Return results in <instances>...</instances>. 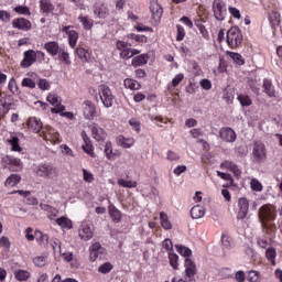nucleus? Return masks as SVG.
Wrapping results in <instances>:
<instances>
[{"label":"nucleus","instance_id":"79ce46f5","mask_svg":"<svg viewBox=\"0 0 282 282\" xmlns=\"http://www.w3.org/2000/svg\"><path fill=\"white\" fill-rule=\"evenodd\" d=\"M221 242L224 248H226L227 250L232 248V238H230L229 236L223 235Z\"/></svg>","mask_w":282,"mask_h":282},{"label":"nucleus","instance_id":"5fc2aeb1","mask_svg":"<svg viewBox=\"0 0 282 282\" xmlns=\"http://www.w3.org/2000/svg\"><path fill=\"white\" fill-rule=\"evenodd\" d=\"M14 12L18 14H30V9L28 7L18 6L14 8Z\"/></svg>","mask_w":282,"mask_h":282},{"label":"nucleus","instance_id":"37998d69","mask_svg":"<svg viewBox=\"0 0 282 282\" xmlns=\"http://www.w3.org/2000/svg\"><path fill=\"white\" fill-rule=\"evenodd\" d=\"M33 263L37 268H43V265H45V263H47V258L41 257V256L36 257V258L33 259Z\"/></svg>","mask_w":282,"mask_h":282},{"label":"nucleus","instance_id":"f257e3e1","mask_svg":"<svg viewBox=\"0 0 282 282\" xmlns=\"http://www.w3.org/2000/svg\"><path fill=\"white\" fill-rule=\"evenodd\" d=\"M258 217L264 228H268V221H274L276 219V209L272 205H263L259 209Z\"/></svg>","mask_w":282,"mask_h":282},{"label":"nucleus","instance_id":"aec40b11","mask_svg":"<svg viewBox=\"0 0 282 282\" xmlns=\"http://www.w3.org/2000/svg\"><path fill=\"white\" fill-rule=\"evenodd\" d=\"M206 215V209L200 205H196L191 209V217L192 219H202Z\"/></svg>","mask_w":282,"mask_h":282},{"label":"nucleus","instance_id":"58836bf2","mask_svg":"<svg viewBox=\"0 0 282 282\" xmlns=\"http://www.w3.org/2000/svg\"><path fill=\"white\" fill-rule=\"evenodd\" d=\"M169 259H170V265H172L174 270H177V265H178L177 261L180 259V256H177L174 252H170L169 253Z\"/></svg>","mask_w":282,"mask_h":282},{"label":"nucleus","instance_id":"6e6552de","mask_svg":"<svg viewBox=\"0 0 282 282\" xmlns=\"http://www.w3.org/2000/svg\"><path fill=\"white\" fill-rule=\"evenodd\" d=\"M35 173L40 177H54L56 170H54L52 165H40L35 169Z\"/></svg>","mask_w":282,"mask_h":282},{"label":"nucleus","instance_id":"20e7f679","mask_svg":"<svg viewBox=\"0 0 282 282\" xmlns=\"http://www.w3.org/2000/svg\"><path fill=\"white\" fill-rule=\"evenodd\" d=\"M252 155L257 162H263L268 158V152L265 151V144L260 141H257L253 144Z\"/></svg>","mask_w":282,"mask_h":282},{"label":"nucleus","instance_id":"5701e85b","mask_svg":"<svg viewBox=\"0 0 282 282\" xmlns=\"http://www.w3.org/2000/svg\"><path fill=\"white\" fill-rule=\"evenodd\" d=\"M160 219L161 226L162 228H164V230H171L173 228V224H171V220H169V215H166V213L161 212Z\"/></svg>","mask_w":282,"mask_h":282},{"label":"nucleus","instance_id":"8fccbe9b","mask_svg":"<svg viewBox=\"0 0 282 282\" xmlns=\"http://www.w3.org/2000/svg\"><path fill=\"white\" fill-rule=\"evenodd\" d=\"M120 56L122 58L129 59V58H133V53H132L131 48L128 46L127 48H124L123 51L120 52Z\"/></svg>","mask_w":282,"mask_h":282},{"label":"nucleus","instance_id":"dca6fc26","mask_svg":"<svg viewBox=\"0 0 282 282\" xmlns=\"http://www.w3.org/2000/svg\"><path fill=\"white\" fill-rule=\"evenodd\" d=\"M150 10L152 12V19L158 22L160 21V19H162V7L160 6V3H158V1H153L150 4Z\"/></svg>","mask_w":282,"mask_h":282},{"label":"nucleus","instance_id":"2eb2a0df","mask_svg":"<svg viewBox=\"0 0 282 282\" xmlns=\"http://www.w3.org/2000/svg\"><path fill=\"white\" fill-rule=\"evenodd\" d=\"M185 274L188 279H193L197 274V267L191 258L185 259Z\"/></svg>","mask_w":282,"mask_h":282},{"label":"nucleus","instance_id":"4468645a","mask_svg":"<svg viewBox=\"0 0 282 282\" xmlns=\"http://www.w3.org/2000/svg\"><path fill=\"white\" fill-rule=\"evenodd\" d=\"M84 116L87 120H91V118H95L96 116V106H94V102L86 100L84 101Z\"/></svg>","mask_w":282,"mask_h":282},{"label":"nucleus","instance_id":"72a5a7b5","mask_svg":"<svg viewBox=\"0 0 282 282\" xmlns=\"http://www.w3.org/2000/svg\"><path fill=\"white\" fill-rule=\"evenodd\" d=\"M265 256H267V259H268L269 261H271L272 265H276V261H274V259H276V249H274V248H269V249L267 250Z\"/></svg>","mask_w":282,"mask_h":282},{"label":"nucleus","instance_id":"c03bdc74","mask_svg":"<svg viewBox=\"0 0 282 282\" xmlns=\"http://www.w3.org/2000/svg\"><path fill=\"white\" fill-rule=\"evenodd\" d=\"M247 281L249 282H259V272L252 270L248 272Z\"/></svg>","mask_w":282,"mask_h":282},{"label":"nucleus","instance_id":"de8ad7c7","mask_svg":"<svg viewBox=\"0 0 282 282\" xmlns=\"http://www.w3.org/2000/svg\"><path fill=\"white\" fill-rule=\"evenodd\" d=\"M43 210H50L52 214L50 215V219H56V215H58V209L50 207V205H43Z\"/></svg>","mask_w":282,"mask_h":282},{"label":"nucleus","instance_id":"cd10ccee","mask_svg":"<svg viewBox=\"0 0 282 282\" xmlns=\"http://www.w3.org/2000/svg\"><path fill=\"white\" fill-rule=\"evenodd\" d=\"M40 8L46 14H50V12L54 10V6L52 4V2H50V0H41Z\"/></svg>","mask_w":282,"mask_h":282},{"label":"nucleus","instance_id":"774afa93","mask_svg":"<svg viewBox=\"0 0 282 282\" xmlns=\"http://www.w3.org/2000/svg\"><path fill=\"white\" fill-rule=\"evenodd\" d=\"M184 80V74H178L174 77V79L172 80V85L174 87H177V85H180V82Z\"/></svg>","mask_w":282,"mask_h":282},{"label":"nucleus","instance_id":"bf43d9fd","mask_svg":"<svg viewBox=\"0 0 282 282\" xmlns=\"http://www.w3.org/2000/svg\"><path fill=\"white\" fill-rule=\"evenodd\" d=\"M119 144L123 147V149H131L132 143H129V139H126L124 137H119Z\"/></svg>","mask_w":282,"mask_h":282},{"label":"nucleus","instance_id":"13d9d810","mask_svg":"<svg viewBox=\"0 0 282 282\" xmlns=\"http://www.w3.org/2000/svg\"><path fill=\"white\" fill-rule=\"evenodd\" d=\"M59 61H62V63H64L65 65H69V54L63 51L62 53H59Z\"/></svg>","mask_w":282,"mask_h":282},{"label":"nucleus","instance_id":"864d4df0","mask_svg":"<svg viewBox=\"0 0 282 282\" xmlns=\"http://www.w3.org/2000/svg\"><path fill=\"white\" fill-rule=\"evenodd\" d=\"M82 149L83 151H85V153H88V155H91V158H94V145H91V143H85Z\"/></svg>","mask_w":282,"mask_h":282},{"label":"nucleus","instance_id":"1a4fd4ad","mask_svg":"<svg viewBox=\"0 0 282 282\" xmlns=\"http://www.w3.org/2000/svg\"><path fill=\"white\" fill-rule=\"evenodd\" d=\"M219 135L224 142H235V140H237V133L232 128H221Z\"/></svg>","mask_w":282,"mask_h":282},{"label":"nucleus","instance_id":"423d86ee","mask_svg":"<svg viewBox=\"0 0 282 282\" xmlns=\"http://www.w3.org/2000/svg\"><path fill=\"white\" fill-rule=\"evenodd\" d=\"M36 63V51L29 50L24 52V58L21 62V67L28 68L32 67Z\"/></svg>","mask_w":282,"mask_h":282},{"label":"nucleus","instance_id":"49530a36","mask_svg":"<svg viewBox=\"0 0 282 282\" xmlns=\"http://www.w3.org/2000/svg\"><path fill=\"white\" fill-rule=\"evenodd\" d=\"M76 54L79 58H84L85 61H87V58L89 57V52H87V50L83 47H78L76 50Z\"/></svg>","mask_w":282,"mask_h":282},{"label":"nucleus","instance_id":"338daca9","mask_svg":"<svg viewBox=\"0 0 282 282\" xmlns=\"http://www.w3.org/2000/svg\"><path fill=\"white\" fill-rule=\"evenodd\" d=\"M0 246L3 248H7V250H10V239L6 236L0 238Z\"/></svg>","mask_w":282,"mask_h":282},{"label":"nucleus","instance_id":"603ef678","mask_svg":"<svg viewBox=\"0 0 282 282\" xmlns=\"http://www.w3.org/2000/svg\"><path fill=\"white\" fill-rule=\"evenodd\" d=\"M184 36H186V32H184V26L177 25L176 41H184Z\"/></svg>","mask_w":282,"mask_h":282},{"label":"nucleus","instance_id":"e433bc0d","mask_svg":"<svg viewBox=\"0 0 282 282\" xmlns=\"http://www.w3.org/2000/svg\"><path fill=\"white\" fill-rule=\"evenodd\" d=\"M14 274L18 281H28V279H30V273L28 271L19 270L15 271Z\"/></svg>","mask_w":282,"mask_h":282},{"label":"nucleus","instance_id":"ea45409f","mask_svg":"<svg viewBox=\"0 0 282 282\" xmlns=\"http://www.w3.org/2000/svg\"><path fill=\"white\" fill-rule=\"evenodd\" d=\"M10 171H19L21 169V159H10Z\"/></svg>","mask_w":282,"mask_h":282},{"label":"nucleus","instance_id":"473e14b6","mask_svg":"<svg viewBox=\"0 0 282 282\" xmlns=\"http://www.w3.org/2000/svg\"><path fill=\"white\" fill-rule=\"evenodd\" d=\"M175 248L177 252L182 254V257H191V254H193V251L188 247L175 245Z\"/></svg>","mask_w":282,"mask_h":282},{"label":"nucleus","instance_id":"c85d7f7f","mask_svg":"<svg viewBox=\"0 0 282 282\" xmlns=\"http://www.w3.org/2000/svg\"><path fill=\"white\" fill-rule=\"evenodd\" d=\"M21 182V176L19 174H11L7 181H6V186H17Z\"/></svg>","mask_w":282,"mask_h":282},{"label":"nucleus","instance_id":"b1692460","mask_svg":"<svg viewBox=\"0 0 282 282\" xmlns=\"http://www.w3.org/2000/svg\"><path fill=\"white\" fill-rule=\"evenodd\" d=\"M149 63V55L148 54H141L139 56H135L132 59V65L134 67H140V65H147Z\"/></svg>","mask_w":282,"mask_h":282},{"label":"nucleus","instance_id":"6e6d98bb","mask_svg":"<svg viewBox=\"0 0 282 282\" xmlns=\"http://www.w3.org/2000/svg\"><path fill=\"white\" fill-rule=\"evenodd\" d=\"M10 19H12V15L7 11H0V21H3V23L10 22Z\"/></svg>","mask_w":282,"mask_h":282},{"label":"nucleus","instance_id":"a18cd8bd","mask_svg":"<svg viewBox=\"0 0 282 282\" xmlns=\"http://www.w3.org/2000/svg\"><path fill=\"white\" fill-rule=\"evenodd\" d=\"M22 87H29L30 89H34L36 87V83L32 78H24L22 80Z\"/></svg>","mask_w":282,"mask_h":282},{"label":"nucleus","instance_id":"4c0bfd02","mask_svg":"<svg viewBox=\"0 0 282 282\" xmlns=\"http://www.w3.org/2000/svg\"><path fill=\"white\" fill-rule=\"evenodd\" d=\"M9 144H11L12 151H22L21 145H19V139L17 137H11L8 139Z\"/></svg>","mask_w":282,"mask_h":282},{"label":"nucleus","instance_id":"bb28decb","mask_svg":"<svg viewBox=\"0 0 282 282\" xmlns=\"http://www.w3.org/2000/svg\"><path fill=\"white\" fill-rule=\"evenodd\" d=\"M46 100L53 107H61V97H58V95L54 93L48 94V96L46 97Z\"/></svg>","mask_w":282,"mask_h":282},{"label":"nucleus","instance_id":"9d476101","mask_svg":"<svg viewBox=\"0 0 282 282\" xmlns=\"http://www.w3.org/2000/svg\"><path fill=\"white\" fill-rule=\"evenodd\" d=\"M78 232L83 241H89L90 239H94V229L87 224H83Z\"/></svg>","mask_w":282,"mask_h":282},{"label":"nucleus","instance_id":"4be33fe9","mask_svg":"<svg viewBox=\"0 0 282 282\" xmlns=\"http://www.w3.org/2000/svg\"><path fill=\"white\" fill-rule=\"evenodd\" d=\"M263 88H264L265 94L270 98H274V96H276V93L274 91V86L272 85V82L270 79L263 80Z\"/></svg>","mask_w":282,"mask_h":282},{"label":"nucleus","instance_id":"f8f14e48","mask_svg":"<svg viewBox=\"0 0 282 282\" xmlns=\"http://www.w3.org/2000/svg\"><path fill=\"white\" fill-rule=\"evenodd\" d=\"M12 26L17 28V30H23L24 32H28V30L32 29V22L24 18H18L13 20Z\"/></svg>","mask_w":282,"mask_h":282},{"label":"nucleus","instance_id":"393cba45","mask_svg":"<svg viewBox=\"0 0 282 282\" xmlns=\"http://www.w3.org/2000/svg\"><path fill=\"white\" fill-rule=\"evenodd\" d=\"M56 224L57 226H61V228H67L68 230H72V228H74L72 220L65 216L57 218Z\"/></svg>","mask_w":282,"mask_h":282},{"label":"nucleus","instance_id":"3c124183","mask_svg":"<svg viewBox=\"0 0 282 282\" xmlns=\"http://www.w3.org/2000/svg\"><path fill=\"white\" fill-rule=\"evenodd\" d=\"M251 188H252V191H257V192L263 191V185H261V182L253 178V180H251Z\"/></svg>","mask_w":282,"mask_h":282},{"label":"nucleus","instance_id":"a878e982","mask_svg":"<svg viewBox=\"0 0 282 282\" xmlns=\"http://www.w3.org/2000/svg\"><path fill=\"white\" fill-rule=\"evenodd\" d=\"M44 47L52 56L58 54V42H47L44 44Z\"/></svg>","mask_w":282,"mask_h":282},{"label":"nucleus","instance_id":"0e129e2a","mask_svg":"<svg viewBox=\"0 0 282 282\" xmlns=\"http://www.w3.org/2000/svg\"><path fill=\"white\" fill-rule=\"evenodd\" d=\"M235 279L237 282H245L246 281V273L243 271H237L235 273Z\"/></svg>","mask_w":282,"mask_h":282},{"label":"nucleus","instance_id":"9b49d317","mask_svg":"<svg viewBox=\"0 0 282 282\" xmlns=\"http://www.w3.org/2000/svg\"><path fill=\"white\" fill-rule=\"evenodd\" d=\"M90 130H91V133H93V138L95 140H97V142H102L107 138V132H105V130L96 123H93L90 126Z\"/></svg>","mask_w":282,"mask_h":282},{"label":"nucleus","instance_id":"a19ab883","mask_svg":"<svg viewBox=\"0 0 282 282\" xmlns=\"http://www.w3.org/2000/svg\"><path fill=\"white\" fill-rule=\"evenodd\" d=\"M238 100L242 107H250V105H252V100L246 95H239Z\"/></svg>","mask_w":282,"mask_h":282},{"label":"nucleus","instance_id":"f704fd0d","mask_svg":"<svg viewBox=\"0 0 282 282\" xmlns=\"http://www.w3.org/2000/svg\"><path fill=\"white\" fill-rule=\"evenodd\" d=\"M124 87L128 89H140L141 85L137 80L128 78L124 80Z\"/></svg>","mask_w":282,"mask_h":282},{"label":"nucleus","instance_id":"680f3d73","mask_svg":"<svg viewBox=\"0 0 282 282\" xmlns=\"http://www.w3.org/2000/svg\"><path fill=\"white\" fill-rule=\"evenodd\" d=\"M37 85L43 91L50 89V83H47V79H40Z\"/></svg>","mask_w":282,"mask_h":282},{"label":"nucleus","instance_id":"a211bd4d","mask_svg":"<svg viewBox=\"0 0 282 282\" xmlns=\"http://www.w3.org/2000/svg\"><path fill=\"white\" fill-rule=\"evenodd\" d=\"M108 210H109V215H110L112 221H115V224H120V221H122V212H120V209H118L113 205H109Z\"/></svg>","mask_w":282,"mask_h":282},{"label":"nucleus","instance_id":"c756f323","mask_svg":"<svg viewBox=\"0 0 282 282\" xmlns=\"http://www.w3.org/2000/svg\"><path fill=\"white\" fill-rule=\"evenodd\" d=\"M35 237L39 241L40 246H46L47 241H50V236L47 234H43L42 231L36 230Z\"/></svg>","mask_w":282,"mask_h":282},{"label":"nucleus","instance_id":"7c9ffc66","mask_svg":"<svg viewBox=\"0 0 282 282\" xmlns=\"http://www.w3.org/2000/svg\"><path fill=\"white\" fill-rule=\"evenodd\" d=\"M118 184H119V186H122L123 188H137L138 187V182L126 181L124 178H119Z\"/></svg>","mask_w":282,"mask_h":282},{"label":"nucleus","instance_id":"2f4dec72","mask_svg":"<svg viewBox=\"0 0 282 282\" xmlns=\"http://www.w3.org/2000/svg\"><path fill=\"white\" fill-rule=\"evenodd\" d=\"M67 34L70 47H76V43L78 41V32L70 30L67 32Z\"/></svg>","mask_w":282,"mask_h":282},{"label":"nucleus","instance_id":"e2e57ef3","mask_svg":"<svg viewBox=\"0 0 282 282\" xmlns=\"http://www.w3.org/2000/svg\"><path fill=\"white\" fill-rule=\"evenodd\" d=\"M105 153L108 158V160H111V155L113 153V149H111V142H107L105 145Z\"/></svg>","mask_w":282,"mask_h":282},{"label":"nucleus","instance_id":"052dcab7","mask_svg":"<svg viewBox=\"0 0 282 282\" xmlns=\"http://www.w3.org/2000/svg\"><path fill=\"white\" fill-rule=\"evenodd\" d=\"M83 175H84V181L85 182H88V183L94 182V175L89 171L84 169L83 170Z\"/></svg>","mask_w":282,"mask_h":282},{"label":"nucleus","instance_id":"6ab92c4d","mask_svg":"<svg viewBox=\"0 0 282 282\" xmlns=\"http://www.w3.org/2000/svg\"><path fill=\"white\" fill-rule=\"evenodd\" d=\"M221 169H228L234 173L236 177H239L241 175V170H239V166L235 164L232 161H225L220 164Z\"/></svg>","mask_w":282,"mask_h":282},{"label":"nucleus","instance_id":"4d7b16f0","mask_svg":"<svg viewBox=\"0 0 282 282\" xmlns=\"http://www.w3.org/2000/svg\"><path fill=\"white\" fill-rule=\"evenodd\" d=\"M229 14H231L234 19H241V12L235 7H229Z\"/></svg>","mask_w":282,"mask_h":282},{"label":"nucleus","instance_id":"c9c22d12","mask_svg":"<svg viewBox=\"0 0 282 282\" xmlns=\"http://www.w3.org/2000/svg\"><path fill=\"white\" fill-rule=\"evenodd\" d=\"M110 270H113V264H111V262H106L98 268V272L101 274H109Z\"/></svg>","mask_w":282,"mask_h":282},{"label":"nucleus","instance_id":"ddd939ff","mask_svg":"<svg viewBox=\"0 0 282 282\" xmlns=\"http://www.w3.org/2000/svg\"><path fill=\"white\" fill-rule=\"evenodd\" d=\"M26 124L31 131H34V133H41V130L43 129V122L36 117H30Z\"/></svg>","mask_w":282,"mask_h":282},{"label":"nucleus","instance_id":"f03ea898","mask_svg":"<svg viewBox=\"0 0 282 282\" xmlns=\"http://www.w3.org/2000/svg\"><path fill=\"white\" fill-rule=\"evenodd\" d=\"M243 43V34H241V29L238 26H232L227 31V45L229 47H239Z\"/></svg>","mask_w":282,"mask_h":282},{"label":"nucleus","instance_id":"f3484780","mask_svg":"<svg viewBox=\"0 0 282 282\" xmlns=\"http://www.w3.org/2000/svg\"><path fill=\"white\" fill-rule=\"evenodd\" d=\"M90 261H96L98 257H102V245L100 242H95L93 246H90Z\"/></svg>","mask_w":282,"mask_h":282},{"label":"nucleus","instance_id":"69168bd1","mask_svg":"<svg viewBox=\"0 0 282 282\" xmlns=\"http://www.w3.org/2000/svg\"><path fill=\"white\" fill-rule=\"evenodd\" d=\"M163 248H165V250H167V252L173 251V241L169 238H166L163 241Z\"/></svg>","mask_w":282,"mask_h":282},{"label":"nucleus","instance_id":"412c9836","mask_svg":"<svg viewBox=\"0 0 282 282\" xmlns=\"http://www.w3.org/2000/svg\"><path fill=\"white\" fill-rule=\"evenodd\" d=\"M269 21H270L271 28L275 30L281 24V14H279V12L276 11L271 12L269 15Z\"/></svg>","mask_w":282,"mask_h":282},{"label":"nucleus","instance_id":"09e8293b","mask_svg":"<svg viewBox=\"0 0 282 282\" xmlns=\"http://www.w3.org/2000/svg\"><path fill=\"white\" fill-rule=\"evenodd\" d=\"M231 58L237 63V65H243L246 61H243V56L239 53H231Z\"/></svg>","mask_w":282,"mask_h":282},{"label":"nucleus","instance_id":"0eeeda50","mask_svg":"<svg viewBox=\"0 0 282 282\" xmlns=\"http://www.w3.org/2000/svg\"><path fill=\"white\" fill-rule=\"evenodd\" d=\"M239 212L237 215V219H246L248 217V210H250V203L248 198H239L238 200Z\"/></svg>","mask_w":282,"mask_h":282},{"label":"nucleus","instance_id":"7ed1b4c3","mask_svg":"<svg viewBox=\"0 0 282 282\" xmlns=\"http://www.w3.org/2000/svg\"><path fill=\"white\" fill-rule=\"evenodd\" d=\"M99 96L104 107H112L113 105V93H111V88L107 85L99 86Z\"/></svg>","mask_w":282,"mask_h":282},{"label":"nucleus","instance_id":"39448f33","mask_svg":"<svg viewBox=\"0 0 282 282\" xmlns=\"http://www.w3.org/2000/svg\"><path fill=\"white\" fill-rule=\"evenodd\" d=\"M214 17L217 21H224L226 19V9L221 0H215L213 3Z\"/></svg>","mask_w":282,"mask_h":282}]
</instances>
